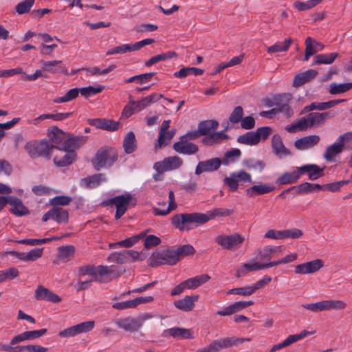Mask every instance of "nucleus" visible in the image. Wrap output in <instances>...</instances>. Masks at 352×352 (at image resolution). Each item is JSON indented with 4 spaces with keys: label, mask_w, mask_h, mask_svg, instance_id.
Returning <instances> with one entry per match:
<instances>
[{
    "label": "nucleus",
    "mask_w": 352,
    "mask_h": 352,
    "mask_svg": "<svg viewBox=\"0 0 352 352\" xmlns=\"http://www.w3.org/2000/svg\"><path fill=\"white\" fill-rule=\"evenodd\" d=\"M72 201V198L70 196L58 195L50 199L49 204L53 207L65 206H68Z\"/></svg>",
    "instance_id": "5fc2aeb1"
},
{
    "label": "nucleus",
    "mask_w": 352,
    "mask_h": 352,
    "mask_svg": "<svg viewBox=\"0 0 352 352\" xmlns=\"http://www.w3.org/2000/svg\"><path fill=\"white\" fill-rule=\"evenodd\" d=\"M171 336L174 338L192 339V331L191 329L182 327H173L166 329L163 332L164 336Z\"/></svg>",
    "instance_id": "cd10ccee"
},
{
    "label": "nucleus",
    "mask_w": 352,
    "mask_h": 352,
    "mask_svg": "<svg viewBox=\"0 0 352 352\" xmlns=\"http://www.w3.org/2000/svg\"><path fill=\"white\" fill-rule=\"evenodd\" d=\"M323 266V262L320 259H316L309 262L297 265L295 267L296 274H312L319 270Z\"/></svg>",
    "instance_id": "412c9836"
},
{
    "label": "nucleus",
    "mask_w": 352,
    "mask_h": 352,
    "mask_svg": "<svg viewBox=\"0 0 352 352\" xmlns=\"http://www.w3.org/2000/svg\"><path fill=\"white\" fill-rule=\"evenodd\" d=\"M314 40L311 37H307L305 40V54L303 58L304 61H307L310 56L314 55L318 52L317 50L315 49V47L314 45Z\"/></svg>",
    "instance_id": "680f3d73"
},
{
    "label": "nucleus",
    "mask_w": 352,
    "mask_h": 352,
    "mask_svg": "<svg viewBox=\"0 0 352 352\" xmlns=\"http://www.w3.org/2000/svg\"><path fill=\"white\" fill-rule=\"evenodd\" d=\"M76 248L72 245L60 246L58 248L57 258L63 262L70 261L75 254Z\"/></svg>",
    "instance_id": "e433bc0d"
},
{
    "label": "nucleus",
    "mask_w": 352,
    "mask_h": 352,
    "mask_svg": "<svg viewBox=\"0 0 352 352\" xmlns=\"http://www.w3.org/2000/svg\"><path fill=\"white\" fill-rule=\"evenodd\" d=\"M143 235L142 234L139 235L133 236L131 237L127 238L124 240L118 241L117 243L111 244V247H124V248H131L132 247L135 243H137L140 238H142Z\"/></svg>",
    "instance_id": "bf43d9fd"
},
{
    "label": "nucleus",
    "mask_w": 352,
    "mask_h": 352,
    "mask_svg": "<svg viewBox=\"0 0 352 352\" xmlns=\"http://www.w3.org/2000/svg\"><path fill=\"white\" fill-rule=\"evenodd\" d=\"M253 304L254 302L252 300L235 302L225 307L223 309L217 311V314L221 316H230L252 305Z\"/></svg>",
    "instance_id": "4be33fe9"
},
{
    "label": "nucleus",
    "mask_w": 352,
    "mask_h": 352,
    "mask_svg": "<svg viewBox=\"0 0 352 352\" xmlns=\"http://www.w3.org/2000/svg\"><path fill=\"white\" fill-rule=\"evenodd\" d=\"M164 161L168 170L177 169L183 164V160L178 156L168 157Z\"/></svg>",
    "instance_id": "13d9d810"
},
{
    "label": "nucleus",
    "mask_w": 352,
    "mask_h": 352,
    "mask_svg": "<svg viewBox=\"0 0 352 352\" xmlns=\"http://www.w3.org/2000/svg\"><path fill=\"white\" fill-rule=\"evenodd\" d=\"M173 148L177 153L188 155L196 154L199 151L197 145L186 139H182V136L178 142L173 144Z\"/></svg>",
    "instance_id": "dca6fc26"
},
{
    "label": "nucleus",
    "mask_w": 352,
    "mask_h": 352,
    "mask_svg": "<svg viewBox=\"0 0 352 352\" xmlns=\"http://www.w3.org/2000/svg\"><path fill=\"white\" fill-rule=\"evenodd\" d=\"M153 318V315L149 313L144 314L138 318L127 317L125 318H118L115 320V324L120 328L126 331L135 332L141 328L144 322Z\"/></svg>",
    "instance_id": "1a4fd4ad"
},
{
    "label": "nucleus",
    "mask_w": 352,
    "mask_h": 352,
    "mask_svg": "<svg viewBox=\"0 0 352 352\" xmlns=\"http://www.w3.org/2000/svg\"><path fill=\"white\" fill-rule=\"evenodd\" d=\"M343 101H344V100H329L328 102H311L310 104L305 106L302 109L300 114L306 113L309 111H314V110H320V111L326 110V109H330V108L340 104V102H342Z\"/></svg>",
    "instance_id": "393cba45"
},
{
    "label": "nucleus",
    "mask_w": 352,
    "mask_h": 352,
    "mask_svg": "<svg viewBox=\"0 0 352 352\" xmlns=\"http://www.w3.org/2000/svg\"><path fill=\"white\" fill-rule=\"evenodd\" d=\"M47 351V348L36 344L17 346V352H46Z\"/></svg>",
    "instance_id": "338daca9"
},
{
    "label": "nucleus",
    "mask_w": 352,
    "mask_h": 352,
    "mask_svg": "<svg viewBox=\"0 0 352 352\" xmlns=\"http://www.w3.org/2000/svg\"><path fill=\"white\" fill-rule=\"evenodd\" d=\"M123 148L124 152L127 154H131L136 150L137 142L133 131H129L126 133L123 141Z\"/></svg>",
    "instance_id": "79ce46f5"
},
{
    "label": "nucleus",
    "mask_w": 352,
    "mask_h": 352,
    "mask_svg": "<svg viewBox=\"0 0 352 352\" xmlns=\"http://www.w3.org/2000/svg\"><path fill=\"white\" fill-rule=\"evenodd\" d=\"M63 157L55 156L53 159L54 164L58 167H65L73 163L76 158V153L74 151H65Z\"/></svg>",
    "instance_id": "f704fd0d"
},
{
    "label": "nucleus",
    "mask_w": 352,
    "mask_h": 352,
    "mask_svg": "<svg viewBox=\"0 0 352 352\" xmlns=\"http://www.w3.org/2000/svg\"><path fill=\"white\" fill-rule=\"evenodd\" d=\"M47 135L51 141L50 144L52 146V149L57 148L62 151V146L67 138V133H65L58 126H53L48 129Z\"/></svg>",
    "instance_id": "2eb2a0df"
},
{
    "label": "nucleus",
    "mask_w": 352,
    "mask_h": 352,
    "mask_svg": "<svg viewBox=\"0 0 352 352\" xmlns=\"http://www.w3.org/2000/svg\"><path fill=\"white\" fill-rule=\"evenodd\" d=\"M275 189L273 185L260 184L254 185L246 189L245 192L249 197H254L256 195H261L272 192Z\"/></svg>",
    "instance_id": "c85d7f7f"
},
{
    "label": "nucleus",
    "mask_w": 352,
    "mask_h": 352,
    "mask_svg": "<svg viewBox=\"0 0 352 352\" xmlns=\"http://www.w3.org/2000/svg\"><path fill=\"white\" fill-rule=\"evenodd\" d=\"M301 176V173L299 170V167H296L292 173L286 172L279 177L276 183L280 185L291 184L296 183Z\"/></svg>",
    "instance_id": "473e14b6"
},
{
    "label": "nucleus",
    "mask_w": 352,
    "mask_h": 352,
    "mask_svg": "<svg viewBox=\"0 0 352 352\" xmlns=\"http://www.w3.org/2000/svg\"><path fill=\"white\" fill-rule=\"evenodd\" d=\"M177 54L176 52L173 51H168L165 53H162L160 54H157L156 56H154L149 58L147 61L145 63V65L146 67H151L152 65L158 63L160 61H164L168 59H170L173 57H177Z\"/></svg>",
    "instance_id": "49530a36"
},
{
    "label": "nucleus",
    "mask_w": 352,
    "mask_h": 352,
    "mask_svg": "<svg viewBox=\"0 0 352 352\" xmlns=\"http://www.w3.org/2000/svg\"><path fill=\"white\" fill-rule=\"evenodd\" d=\"M8 204L12 206L10 209V213L17 217H22L30 214V210L24 206L22 201L15 196H8Z\"/></svg>",
    "instance_id": "5701e85b"
},
{
    "label": "nucleus",
    "mask_w": 352,
    "mask_h": 352,
    "mask_svg": "<svg viewBox=\"0 0 352 352\" xmlns=\"http://www.w3.org/2000/svg\"><path fill=\"white\" fill-rule=\"evenodd\" d=\"M272 147L274 153L278 156L290 155V151L285 146L282 138L278 134L273 135L272 138Z\"/></svg>",
    "instance_id": "7c9ffc66"
},
{
    "label": "nucleus",
    "mask_w": 352,
    "mask_h": 352,
    "mask_svg": "<svg viewBox=\"0 0 352 352\" xmlns=\"http://www.w3.org/2000/svg\"><path fill=\"white\" fill-rule=\"evenodd\" d=\"M94 326V320L83 322L60 331L58 336L61 338L74 337L91 331Z\"/></svg>",
    "instance_id": "ddd939ff"
},
{
    "label": "nucleus",
    "mask_w": 352,
    "mask_h": 352,
    "mask_svg": "<svg viewBox=\"0 0 352 352\" xmlns=\"http://www.w3.org/2000/svg\"><path fill=\"white\" fill-rule=\"evenodd\" d=\"M199 298V295L186 296L184 298L175 300L173 305L178 309L188 312L194 309L195 302L198 300Z\"/></svg>",
    "instance_id": "b1692460"
},
{
    "label": "nucleus",
    "mask_w": 352,
    "mask_h": 352,
    "mask_svg": "<svg viewBox=\"0 0 352 352\" xmlns=\"http://www.w3.org/2000/svg\"><path fill=\"white\" fill-rule=\"evenodd\" d=\"M24 149L32 159L43 157L50 160L52 157V146L46 139L28 142L25 144Z\"/></svg>",
    "instance_id": "0eeeda50"
},
{
    "label": "nucleus",
    "mask_w": 352,
    "mask_h": 352,
    "mask_svg": "<svg viewBox=\"0 0 352 352\" xmlns=\"http://www.w3.org/2000/svg\"><path fill=\"white\" fill-rule=\"evenodd\" d=\"M87 136L84 135H74L72 133H67V138L63 142L62 151H74L80 148L87 140Z\"/></svg>",
    "instance_id": "f3484780"
},
{
    "label": "nucleus",
    "mask_w": 352,
    "mask_h": 352,
    "mask_svg": "<svg viewBox=\"0 0 352 352\" xmlns=\"http://www.w3.org/2000/svg\"><path fill=\"white\" fill-rule=\"evenodd\" d=\"M43 71H47L52 74L64 73L67 74L65 66L61 60L43 61Z\"/></svg>",
    "instance_id": "2f4dec72"
},
{
    "label": "nucleus",
    "mask_w": 352,
    "mask_h": 352,
    "mask_svg": "<svg viewBox=\"0 0 352 352\" xmlns=\"http://www.w3.org/2000/svg\"><path fill=\"white\" fill-rule=\"evenodd\" d=\"M104 87L102 85H99L97 87L89 86L86 87L80 88V93L82 96L88 98L91 96H94L102 92L104 90Z\"/></svg>",
    "instance_id": "69168bd1"
},
{
    "label": "nucleus",
    "mask_w": 352,
    "mask_h": 352,
    "mask_svg": "<svg viewBox=\"0 0 352 352\" xmlns=\"http://www.w3.org/2000/svg\"><path fill=\"white\" fill-rule=\"evenodd\" d=\"M293 41L291 38H287L283 43H276L267 48V52L272 54L276 52H287Z\"/></svg>",
    "instance_id": "3c124183"
},
{
    "label": "nucleus",
    "mask_w": 352,
    "mask_h": 352,
    "mask_svg": "<svg viewBox=\"0 0 352 352\" xmlns=\"http://www.w3.org/2000/svg\"><path fill=\"white\" fill-rule=\"evenodd\" d=\"M237 142L240 144L250 146L256 145L259 143L257 140V135L255 133V131L247 132L243 135H239L237 138Z\"/></svg>",
    "instance_id": "09e8293b"
},
{
    "label": "nucleus",
    "mask_w": 352,
    "mask_h": 352,
    "mask_svg": "<svg viewBox=\"0 0 352 352\" xmlns=\"http://www.w3.org/2000/svg\"><path fill=\"white\" fill-rule=\"evenodd\" d=\"M324 122L325 120L322 113H310L306 116L300 118L296 123L286 126L285 130L289 133H294Z\"/></svg>",
    "instance_id": "39448f33"
},
{
    "label": "nucleus",
    "mask_w": 352,
    "mask_h": 352,
    "mask_svg": "<svg viewBox=\"0 0 352 352\" xmlns=\"http://www.w3.org/2000/svg\"><path fill=\"white\" fill-rule=\"evenodd\" d=\"M250 341H251L250 338L227 337L214 340L210 344L197 349L196 352H219L221 349L238 346L245 342Z\"/></svg>",
    "instance_id": "423d86ee"
},
{
    "label": "nucleus",
    "mask_w": 352,
    "mask_h": 352,
    "mask_svg": "<svg viewBox=\"0 0 352 352\" xmlns=\"http://www.w3.org/2000/svg\"><path fill=\"white\" fill-rule=\"evenodd\" d=\"M281 252V247H270L266 246L258 252V256L261 260L270 261L272 258L273 254H278Z\"/></svg>",
    "instance_id": "de8ad7c7"
},
{
    "label": "nucleus",
    "mask_w": 352,
    "mask_h": 352,
    "mask_svg": "<svg viewBox=\"0 0 352 352\" xmlns=\"http://www.w3.org/2000/svg\"><path fill=\"white\" fill-rule=\"evenodd\" d=\"M352 88V82H346L342 84H337L336 82H332L330 84V89L329 93L331 94L335 95L341 93H344Z\"/></svg>",
    "instance_id": "6e6d98bb"
},
{
    "label": "nucleus",
    "mask_w": 352,
    "mask_h": 352,
    "mask_svg": "<svg viewBox=\"0 0 352 352\" xmlns=\"http://www.w3.org/2000/svg\"><path fill=\"white\" fill-rule=\"evenodd\" d=\"M34 1L35 0H23L16 6V12L19 14H23L29 12L34 3Z\"/></svg>",
    "instance_id": "e2e57ef3"
},
{
    "label": "nucleus",
    "mask_w": 352,
    "mask_h": 352,
    "mask_svg": "<svg viewBox=\"0 0 352 352\" xmlns=\"http://www.w3.org/2000/svg\"><path fill=\"white\" fill-rule=\"evenodd\" d=\"M155 72H149L145 73L142 74L135 75L129 78L125 79L124 82L126 83H130L133 82H137L138 83L142 85L144 83L149 82L152 77L155 76Z\"/></svg>",
    "instance_id": "864d4df0"
},
{
    "label": "nucleus",
    "mask_w": 352,
    "mask_h": 352,
    "mask_svg": "<svg viewBox=\"0 0 352 352\" xmlns=\"http://www.w3.org/2000/svg\"><path fill=\"white\" fill-rule=\"evenodd\" d=\"M105 180V176L102 173L94 174L91 176L81 179V186L86 188H91L98 186L101 182Z\"/></svg>",
    "instance_id": "c9c22d12"
},
{
    "label": "nucleus",
    "mask_w": 352,
    "mask_h": 352,
    "mask_svg": "<svg viewBox=\"0 0 352 352\" xmlns=\"http://www.w3.org/2000/svg\"><path fill=\"white\" fill-rule=\"evenodd\" d=\"M118 154L116 148L105 146L99 148L91 160V164L97 171L103 168H110L118 160Z\"/></svg>",
    "instance_id": "f03ea898"
},
{
    "label": "nucleus",
    "mask_w": 352,
    "mask_h": 352,
    "mask_svg": "<svg viewBox=\"0 0 352 352\" xmlns=\"http://www.w3.org/2000/svg\"><path fill=\"white\" fill-rule=\"evenodd\" d=\"M244 240V237L239 234L219 235L215 239V241L226 250H235L239 248Z\"/></svg>",
    "instance_id": "f8f14e48"
},
{
    "label": "nucleus",
    "mask_w": 352,
    "mask_h": 352,
    "mask_svg": "<svg viewBox=\"0 0 352 352\" xmlns=\"http://www.w3.org/2000/svg\"><path fill=\"white\" fill-rule=\"evenodd\" d=\"M339 54L337 52L331 54H320L314 57V65L327 64L329 65L334 62L336 58L338 57Z\"/></svg>",
    "instance_id": "c03bdc74"
},
{
    "label": "nucleus",
    "mask_w": 352,
    "mask_h": 352,
    "mask_svg": "<svg viewBox=\"0 0 352 352\" xmlns=\"http://www.w3.org/2000/svg\"><path fill=\"white\" fill-rule=\"evenodd\" d=\"M210 279L208 274H201L184 281L186 289H195Z\"/></svg>",
    "instance_id": "ea45409f"
},
{
    "label": "nucleus",
    "mask_w": 352,
    "mask_h": 352,
    "mask_svg": "<svg viewBox=\"0 0 352 352\" xmlns=\"http://www.w3.org/2000/svg\"><path fill=\"white\" fill-rule=\"evenodd\" d=\"M80 93V88H73L69 90L63 96L57 97L53 102L56 104L67 102L76 98Z\"/></svg>",
    "instance_id": "603ef678"
},
{
    "label": "nucleus",
    "mask_w": 352,
    "mask_h": 352,
    "mask_svg": "<svg viewBox=\"0 0 352 352\" xmlns=\"http://www.w3.org/2000/svg\"><path fill=\"white\" fill-rule=\"evenodd\" d=\"M221 164V160L219 157L199 162L195 168V173L199 175L204 172L215 171L219 168Z\"/></svg>",
    "instance_id": "a211bd4d"
},
{
    "label": "nucleus",
    "mask_w": 352,
    "mask_h": 352,
    "mask_svg": "<svg viewBox=\"0 0 352 352\" xmlns=\"http://www.w3.org/2000/svg\"><path fill=\"white\" fill-rule=\"evenodd\" d=\"M318 72L315 69H309L296 75L293 80V86L299 87L304 84L311 81L317 75Z\"/></svg>",
    "instance_id": "c756f323"
},
{
    "label": "nucleus",
    "mask_w": 352,
    "mask_h": 352,
    "mask_svg": "<svg viewBox=\"0 0 352 352\" xmlns=\"http://www.w3.org/2000/svg\"><path fill=\"white\" fill-rule=\"evenodd\" d=\"M179 261L176 249L167 248L153 253L150 258L149 265L156 267L161 265H175Z\"/></svg>",
    "instance_id": "6e6552de"
},
{
    "label": "nucleus",
    "mask_w": 352,
    "mask_h": 352,
    "mask_svg": "<svg viewBox=\"0 0 352 352\" xmlns=\"http://www.w3.org/2000/svg\"><path fill=\"white\" fill-rule=\"evenodd\" d=\"M320 140V137L317 135L305 136L296 140L294 142V146L298 150H307L316 145Z\"/></svg>",
    "instance_id": "a878e982"
},
{
    "label": "nucleus",
    "mask_w": 352,
    "mask_h": 352,
    "mask_svg": "<svg viewBox=\"0 0 352 352\" xmlns=\"http://www.w3.org/2000/svg\"><path fill=\"white\" fill-rule=\"evenodd\" d=\"M125 272L124 269H120V271L116 272L113 267H109L108 266L99 265L96 267L91 265L81 266L78 268V276H83L89 275L92 277L94 281L103 283L104 282V277L113 274L116 277L120 276Z\"/></svg>",
    "instance_id": "7ed1b4c3"
},
{
    "label": "nucleus",
    "mask_w": 352,
    "mask_h": 352,
    "mask_svg": "<svg viewBox=\"0 0 352 352\" xmlns=\"http://www.w3.org/2000/svg\"><path fill=\"white\" fill-rule=\"evenodd\" d=\"M228 138V135L223 131L212 132L210 135L204 137L201 142L205 145L211 146L214 144L220 143L221 141L226 140Z\"/></svg>",
    "instance_id": "58836bf2"
},
{
    "label": "nucleus",
    "mask_w": 352,
    "mask_h": 352,
    "mask_svg": "<svg viewBox=\"0 0 352 352\" xmlns=\"http://www.w3.org/2000/svg\"><path fill=\"white\" fill-rule=\"evenodd\" d=\"M209 221L206 214L199 212L177 214L171 219L172 224L182 232L189 231Z\"/></svg>",
    "instance_id": "f257e3e1"
},
{
    "label": "nucleus",
    "mask_w": 352,
    "mask_h": 352,
    "mask_svg": "<svg viewBox=\"0 0 352 352\" xmlns=\"http://www.w3.org/2000/svg\"><path fill=\"white\" fill-rule=\"evenodd\" d=\"M346 303L339 300H327L315 303L303 304L302 307L306 309L310 310L313 312H318L321 311L331 310V309H343L346 307Z\"/></svg>",
    "instance_id": "9d476101"
},
{
    "label": "nucleus",
    "mask_w": 352,
    "mask_h": 352,
    "mask_svg": "<svg viewBox=\"0 0 352 352\" xmlns=\"http://www.w3.org/2000/svg\"><path fill=\"white\" fill-rule=\"evenodd\" d=\"M219 126V122L215 120H206L201 121L198 124V129L202 136H208L211 134L212 130H215Z\"/></svg>",
    "instance_id": "4c0bfd02"
},
{
    "label": "nucleus",
    "mask_w": 352,
    "mask_h": 352,
    "mask_svg": "<svg viewBox=\"0 0 352 352\" xmlns=\"http://www.w3.org/2000/svg\"><path fill=\"white\" fill-rule=\"evenodd\" d=\"M322 0H309L306 2L296 1L294 3V7L299 11H305L314 8L322 2Z\"/></svg>",
    "instance_id": "4d7b16f0"
},
{
    "label": "nucleus",
    "mask_w": 352,
    "mask_h": 352,
    "mask_svg": "<svg viewBox=\"0 0 352 352\" xmlns=\"http://www.w3.org/2000/svg\"><path fill=\"white\" fill-rule=\"evenodd\" d=\"M125 252L126 250L113 253L108 257V260L111 262H116L117 263H126L129 261V260L127 254H125Z\"/></svg>",
    "instance_id": "774afa93"
},
{
    "label": "nucleus",
    "mask_w": 352,
    "mask_h": 352,
    "mask_svg": "<svg viewBox=\"0 0 352 352\" xmlns=\"http://www.w3.org/2000/svg\"><path fill=\"white\" fill-rule=\"evenodd\" d=\"M50 219L55 221L58 224H67L69 221L68 211L61 207H53L42 217L43 222H46Z\"/></svg>",
    "instance_id": "4468645a"
},
{
    "label": "nucleus",
    "mask_w": 352,
    "mask_h": 352,
    "mask_svg": "<svg viewBox=\"0 0 352 352\" xmlns=\"http://www.w3.org/2000/svg\"><path fill=\"white\" fill-rule=\"evenodd\" d=\"M87 122L91 126L108 131H117L120 125L119 122L106 118H90Z\"/></svg>",
    "instance_id": "6ab92c4d"
},
{
    "label": "nucleus",
    "mask_w": 352,
    "mask_h": 352,
    "mask_svg": "<svg viewBox=\"0 0 352 352\" xmlns=\"http://www.w3.org/2000/svg\"><path fill=\"white\" fill-rule=\"evenodd\" d=\"M239 182L254 183L251 175L245 170L233 172L230 173L229 177H226L224 179V184L228 186L232 192H235L238 190Z\"/></svg>",
    "instance_id": "9b49d317"
},
{
    "label": "nucleus",
    "mask_w": 352,
    "mask_h": 352,
    "mask_svg": "<svg viewBox=\"0 0 352 352\" xmlns=\"http://www.w3.org/2000/svg\"><path fill=\"white\" fill-rule=\"evenodd\" d=\"M233 212L232 210L216 208L210 210L206 214L210 220L215 218L216 217H228Z\"/></svg>",
    "instance_id": "0e129e2a"
},
{
    "label": "nucleus",
    "mask_w": 352,
    "mask_h": 352,
    "mask_svg": "<svg viewBox=\"0 0 352 352\" xmlns=\"http://www.w3.org/2000/svg\"><path fill=\"white\" fill-rule=\"evenodd\" d=\"M241 155V151L240 149L232 148L225 153L224 156L221 160V163L225 166H228L230 163L236 162V160L239 158Z\"/></svg>",
    "instance_id": "8fccbe9b"
},
{
    "label": "nucleus",
    "mask_w": 352,
    "mask_h": 352,
    "mask_svg": "<svg viewBox=\"0 0 352 352\" xmlns=\"http://www.w3.org/2000/svg\"><path fill=\"white\" fill-rule=\"evenodd\" d=\"M72 115V112L42 114L34 119L32 122H30V123L36 125L45 119H52L56 121L64 120L69 118Z\"/></svg>",
    "instance_id": "72a5a7b5"
},
{
    "label": "nucleus",
    "mask_w": 352,
    "mask_h": 352,
    "mask_svg": "<svg viewBox=\"0 0 352 352\" xmlns=\"http://www.w3.org/2000/svg\"><path fill=\"white\" fill-rule=\"evenodd\" d=\"M34 298L38 300H45L54 303H58L61 301V298L59 296L43 285H38L36 287Z\"/></svg>",
    "instance_id": "aec40b11"
},
{
    "label": "nucleus",
    "mask_w": 352,
    "mask_h": 352,
    "mask_svg": "<svg viewBox=\"0 0 352 352\" xmlns=\"http://www.w3.org/2000/svg\"><path fill=\"white\" fill-rule=\"evenodd\" d=\"M243 164L249 169L258 170L260 172L265 167V164L263 161L255 160L254 159L245 160L243 162Z\"/></svg>",
    "instance_id": "052dcab7"
},
{
    "label": "nucleus",
    "mask_w": 352,
    "mask_h": 352,
    "mask_svg": "<svg viewBox=\"0 0 352 352\" xmlns=\"http://www.w3.org/2000/svg\"><path fill=\"white\" fill-rule=\"evenodd\" d=\"M294 188H296L297 195L308 194L315 190H324V187L322 185L309 182H304L298 186H294Z\"/></svg>",
    "instance_id": "a19ab883"
},
{
    "label": "nucleus",
    "mask_w": 352,
    "mask_h": 352,
    "mask_svg": "<svg viewBox=\"0 0 352 352\" xmlns=\"http://www.w3.org/2000/svg\"><path fill=\"white\" fill-rule=\"evenodd\" d=\"M301 175L307 173L309 179L314 181L322 177L324 174V168L316 164H305L299 167Z\"/></svg>",
    "instance_id": "bb28decb"
},
{
    "label": "nucleus",
    "mask_w": 352,
    "mask_h": 352,
    "mask_svg": "<svg viewBox=\"0 0 352 352\" xmlns=\"http://www.w3.org/2000/svg\"><path fill=\"white\" fill-rule=\"evenodd\" d=\"M343 144L340 142L333 143V144L328 146L324 152L323 157L329 162L333 161V157L340 153L343 150Z\"/></svg>",
    "instance_id": "37998d69"
},
{
    "label": "nucleus",
    "mask_w": 352,
    "mask_h": 352,
    "mask_svg": "<svg viewBox=\"0 0 352 352\" xmlns=\"http://www.w3.org/2000/svg\"><path fill=\"white\" fill-rule=\"evenodd\" d=\"M137 200L133 198L132 195L126 193L116 196L113 198L107 199L102 201V204L107 206H113L116 208L115 219H120L126 212L129 206L133 207L136 205Z\"/></svg>",
    "instance_id": "20e7f679"
},
{
    "label": "nucleus",
    "mask_w": 352,
    "mask_h": 352,
    "mask_svg": "<svg viewBox=\"0 0 352 352\" xmlns=\"http://www.w3.org/2000/svg\"><path fill=\"white\" fill-rule=\"evenodd\" d=\"M204 70L200 69V68H197V67H184L182 68H181L178 72H175L174 74H173V76L175 77V78H184L186 77H187L188 76L190 75V74H193L195 76H198V75H201L204 74Z\"/></svg>",
    "instance_id": "a18cd8bd"
}]
</instances>
